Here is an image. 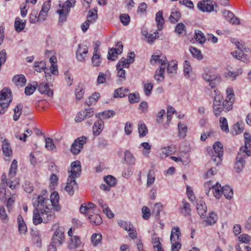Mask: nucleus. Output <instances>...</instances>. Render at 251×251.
<instances>
[{
    "label": "nucleus",
    "instance_id": "nucleus-36",
    "mask_svg": "<svg viewBox=\"0 0 251 251\" xmlns=\"http://www.w3.org/2000/svg\"><path fill=\"white\" fill-rule=\"evenodd\" d=\"M194 38L197 42L202 44L205 43L206 38L204 34L200 30H195Z\"/></svg>",
    "mask_w": 251,
    "mask_h": 251
},
{
    "label": "nucleus",
    "instance_id": "nucleus-12",
    "mask_svg": "<svg viewBox=\"0 0 251 251\" xmlns=\"http://www.w3.org/2000/svg\"><path fill=\"white\" fill-rule=\"evenodd\" d=\"M116 46L117 49L112 48L108 50V59L114 61L117 58V55L122 53L123 48L122 44L118 42Z\"/></svg>",
    "mask_w": 251,
    "mask_h": 251
},
{
    "label": "nucleus",
    "instance_id": "nucleus-25",
    "mask_svg": "<svg viewBox=\"0 0 251 251\" xmlns=\"http://www.w3.org/2000/svg\"><path fill=\"white\" fill-rule=\"evenodd\" d=\"M203 78L207 82H209V85L211 88L214 86V83L213 81L215 79V75H212L210 71L208 70H205L202 75Z\"/></svg>",
    "mask_w": 251,
    "mask_h": 251
},
{
    "label": "nucleus",
    "instance_id": "nucleus-14",
    "mask_svg": "<svg viewBox=\"0 0 251 251\" xmlns=\"http://www.w3.org/2000/svg\"><path fill=\"white\" fill-rule=\"evenodd\" d=\"M88 49L86 46H81L78 45V49L76 51V56L77 60L81 62L85 61L87 58Z\"/></svg>",
    "mask_w": 251,
    "mask_h": 251
},
{
    "label": "nucleus",
    "instance_id": "nucleus-6",
    "mask_svg": "<svg viewBox=\"0 0 251 251\" xmlns=\"http://www.w3.org/2000/svg\"><path fill=\"white\" fill-rule=\"evenodd\" d=\"M244 137L245 145L240 148L239 152L247 156H250L251 155V139L250 134L248 133H245Z\"/></svg>",
    "mask_w": 251,
    "mask_h": 251
},
{
    "label": "nucleus",
    "instance_id": "nucleus-54",
    "mask_svg": "<svg viewBox=\"0 0 251 251\" xmlns=\"http://www.w3.org/2000/svg\"><path fill=\"white\" fill-rule=\"evenodd\" d=\"M45 147L48 150L53 151L55 149L56 147L53 143L52 140L50 138H46L45 139Z\"/></svg>",
    "mask_w": 251,
    "mask_h": 251
},
{
    "label": "nucleus",
    "instance_id": "nucleus-33",
    "mask_svg": "<svg viewBox=\"0 0 251 251\" xmlns=\"http://www.w3.org/2000/svg\"><path fill=\"white\" fill-rule=\"evenodd\" d=\"M25 20H21L19 17H17L15 22L14 27L15 30L18 32H21L25 27Z\"/></svg>",
    "mask_w": 251,
    "mask_h": 251
},
{
    "label": "nucleus",
    "instance_id": "nucleus-28",
    "mask_svg": "<svg viewBox=\"0 0 251 251\" xmlns=\"http://www.w3.org/2000/svg\"><path fill=\"white\" fill-rule=\"evenodd\" d=\"M13 81L16 86L23 87L25 84L26 79L23 75H19L13 77Z\"/></svg>",
    "mask_w": 251,
    "mask_h": 251
},
{
    "label": "nucleus",
    "instance_id": "nucleus-13",
    "mask_svg": "<svg viewBox=\"0 0 251 251\" xmlns=\"http://www.w3.org/2000/svg\"><path fill=\"white\" fill-rule=\"evenodd\" d=\"M94 114V111L91 108H88L84 109V111L79 112L75 118V121L77 122H81L84 119L91 117Z\"/></svg>",
    "mask_w": 251,
    "mask_h": 251
},
{
    "label": "nucleus",
    "instance_id": "nucleus-38",
    "mask_svg": "<svg viewBox=\"0 0 251 251\" xmlns=\"http://www.w3.org/2000/svg\"><path fill=\"white\" fill-rule=\"evenodd\" d=\"M178 137L179 138H184L186 136L187 126L184 124L179 123L178 124Z\"/></svg>",
    "mask_w": 251,
    "mask_h": 251
},
{
    "label": "nucleus",
    "instance_id": "nucleus-32",
    "mask_svg": "<svg viewBox=\"0 0 251 251\" xmlns=\"http://www.w3.org/2000/svg\"><path fill=\"white\" fill-rule=\"evenodd\" d=\"M19 231L21 234H25L27 231V227L21 215L17 217Z\"/></svg>",
    "mask_w": 251,
    "mask_h": 251
},
{
    "label": "nucleus",
    "instance_id": "nucleus-40",
    "mask_svg": "<svg viewBox=\"0 0 251 251\" xmlns=\"http://www.w3.org/2000/svg\"><path fill=\"white\" fill-rule=\"evenodd\" d=\"M138 132L140 137L145 136L148 132L147 127L144 122H139L138 123Z\"/></svg>",
    "mask_w": 251,
    "mask_h": 251
},
{
    "label": "nucleus",
    "instance_id": "nucleus-43",
    "mask_svg": "<svg viewBox=\"0 0 251 251\" xmlns=\"http://www.w3.org/2000/svg\"><path fill=\"white\" fill-rule=\"evenodd\" d=\"M223 194L226 199H230L233 197V192L230 186H225L223 187Z\"/></svg>",
    "mask_w": 251,
    "mask_h": 251
},
{
    "label": "nucleus",
    "instance_id": "nucleus-4",
    "mask_svg": "<svg viewBox=\"0 0 251 251\" xmlns=\"http://www.w3.org/2000/svg\"><path fill=\"white\" fill-rule=\"evenodd\" d=\"M213 149L216 155H211V161L216 165L221 164L224 152L223 144L221 142H216L214 144Z\"/></svg>",
    "mask_w": 251,
    "mask_h": 251
},
{
    "label": "nucleus",
    "instance_id": "nucleus-64",
    "mask_svg": "<svg viewBox=\"0 0 251 251\" xmlns=\"http://www.w3.org/2000/svg\"><path fill=\"white\" fill-rule=\"evenodd\" d=\"M186 28L184 25L182 23L178 24L175 28V31L177 34H181L183 31H185Z\"/></svg>",
    "mask_w": 251,
    "mask_h": 251
},
{
    "label": "nucleus",
    "instance_id": "nucleus-56",
    "mask_svg": "<svg viewBox=\"0 0 251 251\" xmlns=\"http://www.w3.org/2000/svg\"><path fill=\"white\" fill-rule=\"evenodd\" d=\"M238 240L241 243L249 244L251 242V236L247 234H243L238 237Z\"/></svg>",
    "mask_w": 251,
    "mask_h": 251
},
{
    "label": "nucleus",
    "instance_id": "nucleus-50",
    "mask_svg": "<svg viewBox=\"0 0 251 251\" xmlns=\"http://www.w3.org/2000/svg\"><path fill=\"white\" fill-rule=\"evenodd\" d=\"M177 63L176 61L171 62L168 64L167 72L169 74H174L176 73L177 69Z\"/></svg>",
    "mask_w": 251,
    "mask_h": 251
},
{
    "label": "nucleus",
    "instance_id": "nucleus-30",
    "mask_svg": "<svg viewBox=\"0 0 251 251\" xmlns=\"http://www.w3.org/2000/svg\"><path fill=\"white\" fill-rule=\"evenodd\" d=\"M75 3V0H67L62 6L60 4L59 7H61V9L59 10L60 13H62L63 11H65L66 13H69L70 8L74 7Z\"/></svg>",
    "mask_w": 251,
    "mask_h": 251
},
{
    "label": "nucleus",
    "instance_id": "nucleus-59",
    "mask_svg": "<svg viewBox=\"0 0 251 251\" xmlns=\"http://www.w3.org/2000/svg\"><path fill=\"white\" fill-rule=\"evenodd\" d=\"M119 225L122 227L125 230L128 231L130 230L133 227V226L130 223H128L122 220H120L118 222Z\"/></svg>",
    "mask_w": 251,
    "mask_h": 251
},
{
    "label": "nucleus",
    "instance_id": "nucleus-8",
    "mask_svg": "<svg viewBox=\"0 0 251 251\" xmlns=\"http://www.w3.org/2000/svg\"><path fill=\"white\" fill-rule=\"evenodd\" d=\"M215 5L217 7L215 2L207 0L201 1L198 3V8L203 12H210L217 11L214 8Z\"/></svg>",
    "mask_w": 251,
    "mask_h": 251
},
{
    "label": "nucleus",
    "instance_id": "nucleus-37",
    "mask_svg": "<svg viewBox=\"0 0 251 251\" xmlns=\"http://www.w3.org/2000/svg\"><path fill=\"white\" fill-rule=\"evenodd\" d=\"M17 170V161L16 160L14 159L10 166L8 176L10 178H13L15 177L16 174Z\"/></svg>",
    "mask_w": 251,
    "mask_h": 251
},
{
    "label": "nucleus",
    "instance_id": "nucleus-34",
    "mask_svg": "<svg viewBox=\"0 0 251 251\" xmlns=\"http://www.w3.org/2000/svg\"><path fill=\"white\" fill-rule=\"evenodd\" d=\"M50 62L51 64L50 69H49L50 73L53 75H56L58 74V70L57 65L55 64L57 62L56 58L54 56H51L50 58Z\"/></svg>",
    "mask_w": 251,
    "mask_h": 251
},
{
    "label": "nucleus",
    "instance_id": "nucleus-22",
    "mask_svg": "<svg viewBox=\"0 0 251 251\" xmlns=\"http://www.w3.org/2000/svg\"><path fill=\"white\" fill-rule=\"evenodd\" d=\"M103 122L101 119H99L95 122L93 126L94 135L95 136L100 135L103 128Z\"/></svg>",
    "mask_w": 251,
    "mask_h": 251
},
{
    "label": "nucleus",
    "instance_id": "nucleus-24",
    "mask_svg": "<svg viewBox=\"0 0 251 251\" xmlns=\"http://www.w3.org/2000/svg\"><path fill=\"white\" fill-rule=\"evenodd\" d=\"M176 151V146L174 145H171L167 147L162 148L161 149V154L162 156L166 157L175 153Z\"/></svg>",
    "mask_w": 251,
    "mask_h": 251
},
{
    "label": "nucleus",
    "instance_id": "nucleus-51",
    "mask_svg": "<svg viewBox=\"0 0 251 251\" xmlns=\"http://www.w3.org/2000/svg\"><path fill=\"white\" fill-rule=\"evenodd\" d=\"M23 108V106L22 104H19L17 105V106L14 109V114L13 115V120L15 121H17L21 113H22V109Z\"/></svg>",
    "mask_w": 251,
    "mask_h": 251
},
{
    "label": "nucleus",
    "instance_id": "nucleus-48",
    "mask_svg": "<svg viewBox=\"0 0 251 251\" xmlns=\"http://www.w3.org/2000/svg\"><path fill=\"white\" fill-rule=\"evenodd\" d=\"M104 180L105 183L110 187L115 186L117 182L116 179L110 175L104 177Z\"/></svg>",
    "mask_w": 251,
    "mask_h": 251
},
{
    "label": "nucleus",
    "instance_id": "nucleus-46",
    "mask_svg": "<svg viewBox=\"0 0 251 251\" xmlns=\"http://www.w3.org/2000/svg\"><path fill=\"white\" fill-rule=\"evenodd\" d=\"M125 160L130 164H134L135 162L134 156L128 150H126L125 152Z\"/></svg>",
    "mask_w": 251,
    "mask_h": 251
},
{
    "label": "nucleus",
    "instance_id": "nucleus-20",
    "mask_svg": "<svg viewBox=\"0 0 251 251\" xmlns=\"http://www.w3.org/2000/svg\"><path fill=\"white\" fill-rule=\"evenodd\" d=\"M50 0L44 2L42 6V8L39 13V18L44 21L47 16V13L50 8Z\"/></svg>",
    "mask_w": 251,
    "mask_h": 251
},
{
    "label": "nucleus",
    "instance_id": "nucleus-41",
    "mask_svg": "<svg viewBox=\"0 0 251 251\" xmlns=\"http://www.w3.org/2000/svg\"><path fill=\"white\" fill-rule=\"evenodd\" d=\"M84 94V88L82 84H79L75 88V95L76 99L81 100Z\"/></svg>",
    "mask_w": 251,
    "mask_h": 251
},
{
    "label": "nucleus",
    "instance_id": "nucleus-29",
    "mask_svg": "<svg viewBox=\"0 0 251 251\" xmlns=\"http://www.w3.org/2000/svg\"><path fill=\"white\" fill-rule=\"evenodd\" d=\"M155 21L157 24L158 30L160 31L162 29L164 24V19L163 17V12L159 11L156 14Z\"/></svg>",
    "mask_w": 251,
    "mask_h": 251
},
{
    "label": "nucleus",
    "instance_id": "nucleus-53",
    "mask_svg": "<svg viewBox=\"0 0 251 251\" xmlns=\"http://www.w3.org/2000/svg\"><path fill=\"white\" fill-rule=\"evenodd\" d=\"M155 181V174L152 170H150L148 174L147 186L151 185Z\"/></svg>",
    "mask_w": 251,
    "mask_h": 251
},
{
    "label": "nucleus",
    "instance_id": "nucleus-58",
    "mask_svg": "<svg viewBox=\"0 0 251 251\" xmlns=\"http://www.w3.org/2000/svg\"><path fill=\"white\" fill-rule=\"evenodd\" d=\"M233 129L236 134L242 133L244 129V125L242 122H238L234 125Z\"/></svg>",
    "mask_w": 251,
    "mask_h": 251
},
{
    "label": "nucleus",
    "instance_id": "nucleus-17",
    "mask_svg": "<svg viewBox=\"0 0 251 251\" xmlns=\"http://www.w3.org/2000/svg\"><path fill=\"white\" fill-rule=\"evenodd\" d=\"M247 157L246 155L238 152L234 167L237 172H240L244 167L245 164V159Z\"/></svg>",
    "mask_w": 251,
    "mask_h": 251
},
{
    "label": "nucleus",
    "instance_id": "nucleus-47",
    "mask_svg": "<svg viewBox=\"0 0 251 251\" xmlns=\"http://www.w3.org/2000/svg\"><path fill=\"white\" fill-rule=\"evenodd\" d=\"M128 92V89L124 88L123 87L117 89L114 92V97L123 98L126 95Z\"/></svg>",
    "mask_w": 251,
    "mask_h": 251
},
{
    "label": "nucleus",
    "instance_id": "nucleus-62",
    "mask_svg": "<svg viewBox=\"0 0 251 251\" xmlns=\"http://www.w3.org/2000/svg\"><path fill=\"white\" fill-rule=\"evenodd\" d=\"M101 62L100 55L98 53L94 54L92 58V63L94 66H99Z\"/></svg>",
    "mask_w": 251,
    "mask_h": 251
},
{
    "label": "nucleus",
    "instance_id": "nucleus-52",
    "mask_svg": "<svg viewBox=\"0 0 251 251\" xmlns=\"http://www.w3.org/2000/svg\"><path fill=\"white\" fill-rule=\"evenodd\" d=\"M163 205L160 203H156L154 204L152 209V213L154 214L156 217H159L160 212L162 210Z\"/></svg>",
    "mask_w": 251,
    "mask_h": 251
},
{
    "label": "nucleus",
    "instance_id": "nucleus-3",
    "mask_svg": "<svg viewBox=\"0 0 251 251\" xmlns=\"http://www.w3.org/2000/svg\"><path fill=\"white\" fill-rule=\"evenodd\" d=\"M12 101V96L10 90L8 88L3 89L0 92V115L5 112Z\"/></svg>",
    "mask_w": 251,
    "mask_h": 251
},
{
    "label": "nucleus",
    "instance_id": "nucleus-27",
    "mask_svg": "<svg viewBox=\"0 0 251 251\" xmlns=\"http://www.w3.org/2000/svg\"><path fill=\"white\" fill-rule=\"evenodd\" d=\"M81 245V241L78 236H74L70 238L68 248L70 250H74L79 247Z\"/></svg>",
    "mask_w": 251,
    "mask_h": 251
},
{
    "label": "nucleus",
    "instance_id": "nucleus-39",
    "mask_svg": "<svg viewBox=\"0 0 251 251\" xmlns=\"http://www.w3.org/2000/svg\"><path fill=\"white\" fill-rule=\"evenodd\" d=\"M165 72V67L162 66L159 67L155 72L154 77L157 81H160L164 79V74Z\"/></svg>",
    "mask_w": 251,
    "mask_h": 251
},
{
    "label": "nucleus",
    "instance_id": "nucleus-44",
    "mask_svg": "<svg viewBox=\"0 0 251 251\" xmlns=\"http://www.w3.org/2000/svg\"><path fill=\"white\" fill-rule=\"evenodd\" d=\"M189 51L191 52L192 55L194 57L197 58L199 60H201L202 59L203 56L200 50L195 47H191L189 49Z\"/></svg>",
    "mask_w": 251,
    "mask_h": 251
},
{
    "label": "nucleus",
    "instance_id": "nucleus-11",
    "mask_svg": "<svg viewBox=\"0 0 251 251\" xmlns=\"http://www.w3.org/2000/svg\"><path fill=\"white\" fill-rule=\"evenodd\" d=\"M195 202L198 214L202 219L205 218L207 212V206L205 201L202 199H197Z\"/></svg>",
    "mask_w": 251,
    "mask_h": 251
},
{
    "label": "nucleus",
    "instance_id": "nucleus-10",
    "mask_svg": "<svg viewBox=\"0 0 251 251\" xmlns=\"http://www.w3.org/2000/svg\"><path fill=\"white\" fill-rule=\"evenodd\" d=\"M77 188V184L75 179L72 176H69L65 190L70 195H74L75 190Z\"/></svg>",
    "mask_w": 251,
    "mask_h": 251
},
{
    "label": "nucleus",
    "instance_id": "nucleus-9",
    "mask_svg": "<svg viewBox=\"0 0 251 251\" xmlns=\"http://www.w3.org/2000/svg\"><path fill=\"white\" fill-rule=\"evenodd\" d=\"M81 171L80 163L79 161H75L72 163L71 170L69 171V176H72L75 179L79 177Z\"/></svg>",
    "mask_w": 251,
    "mask_h": 251
},
{
    "label": "nucleus",
    "instance_id": "nucleus-55",
    "mask_svg": "<svg viewBox=\"0 0 251 251\" xmlns=\"http://www.w3.org/2000/svg\"><path fill=\"white\" fill-rule=\"evenodd\" d=\"M102 236L100 234L94 233L91 236V241L94 246H97L101 241Z\"/></svg>",
    "mask_w": 251,
    "mask_h": 251
},
{
    "label": "nucleus",
    "instance_id": "nucleus-49",
    "mask_svg": "<svg viewBox=\"0 0 251 251\" xmlns=\"http://www.w3.org/2000/svg\"><path fill=\"white\" fill-rule=\"evenodd\" d=\"M115 113L113 110H109L107 111H104L101 113H99L97 115H96V117H100V116H102L103 118L104 119H108L111 117L115 115Z\"/></svg>",
    "mask_w": 251,
    "mask_h": 251
},
{
    "label": "nucleus",
    "instance_id": "nucleus-57",
    "mask_svg": "<svg viewBox=\"0 0 251 251\" xmlns=\"http://www.w3.org/2000/svg\"><path fill=\"white\" fill-rule=\"evenodd\" d=\"M180 17V13L178 11L172 12L169 20L172 23H176Z\"/></svg>",
    "mask_w": 251,
    "mask_h": 251
},
{
    "label": "nucleus",
    "instance_id": "nucleus-5",
    "mask_svg": "<svg viewBox=\"0 0 251 251\" xmlns=\"http://www.w3.org/2000/svg\"><path fill=\"white\" fill-rule=\"evenodd\" d=\"M87 142V138L84 136L76 139L71 146V152L74 154H78Z\"/></svg>",
    "mask_w": 251,
    "mask_h": 251
},
{
    "label": "nucleus",
    "instance_id": "nucleus-63",
    "mask_svg": "<svg viewBox=\"0 0 251 251\" xmlns=\"http://www.w3.org/2000/svg\"><path fill=\"white\" fill-rule=\"evenodd\" d=\"M157 34V31H154L153 33H150L147 38V42L149 44H152L157 38L159 37Z\"/></svg>",
    "mask_w": 251,
    "mask_h": 251
},
{
    "label": "nucleus",
    "instance_id": "nucleus-42",
    "mask_svg": "<svg viewBox=\"0 0 251 251\" xmlns=\"http://www.w3.org/2000/svg\"><path fill=\"white\" fill-rule=\"evenodd\" d=\"M218 220L217 214L214 212L209 213L208 217L206 218L205 222L209 225L214 224Z\"/></svg>",
    "mask_w": 251,
    "mask_h": 251
},
{
    "label": "nucleus",
    "instance_id": "nucleus-19",
    "mask_svg": "<svg viewBox=\"0 0 251 251\" xmlns=\"http://www.w3.org/2000/svg\"><path fill=\"white\" fill-rule=\"evenodd\" d=\"M95 206V205L92 202L84 203L81 205L79 211L82 214H87L88 217V214L93 213L94 208Z\"/></svg>",
    "mask_w": 251,
    "mask_h": 251
},
{
    "label": "nucleus",
    "instance_id": "nucleus-18",
    "mask_svg": "<svg viewBox=\"0 0 251 251\" xmlns=\"http://www.w3.org/2000/svg\"><path fill=\"white\" fill-rule=\"evenodd\" d=\"M2 151L5 161H10L12 156V151L10 145L4 140L2 145Z\"/></svg>",
    "mask_w": 251,
    "mask_h": 251
},
{
    "label": "nucleus",
    "instance_id": "nucleus-7",
    "mask_svg": "<svg viewBox=\"0 0 251 251\" xmlns=\"http://www.w3.org/2000/svg\"><path fill=\"white\" fill-rule=\"evenodd\" d=\"M210 182L205 184L206 188H209L208 191L206 192V195L209 196V193L211 191L215 197L219 199L223 194V187H221V184L218 182L216 185H212L211 187H210Z\"/></svg>",
    "mask_w": 251,
    "mask_h": 251
},
{
    "label": "nucleus",
    "instance_id": "nucleus-35",
    "mask_svg": "<svg viewBox=\"0 0 251 251\" xmlns=\"http://www.w3.org/2000/svg\"><path fill=\"white\" fill-rule=\"evenodd\" d=\"M180 232L178 227H174L171 231L170 237L171 241H178L179 237L180 236Z\"/></svg>",
    "mask_w": 251,
    "mask_h": 251
},
{
    "label": "nucleus",
    "instance_id": "nucleus-61",
    "mask_svg": "<svg viewBox=\"0 0 251 251\" xmlns=\"http://www.w3.org/2000/svg\"><path fill=\"white\" fill-rule=\"evenodd\" d=\"M0 218L4 223H7L8 221V217L3 206H0Z\"/></svg>",
    "mask_w": 251,
    "mask_h": 251
},
{
    "label": "nucleus",
    "instance_id": "nucleus-31",
    "mask_svg": "<svg viewBox=\"0 0 251 251\" xmlns=\"http://www.w3.org/2000/svg\"><path fill=\"white\" fill-rule=\"evenodd\" d=\"M88 218L89 219L90 222L95 225H99L102 223V219L100 216L94 212L91 214H88Z\"/></svg>",
    "mask_w": 251,
    "mask_h": 251
},
{
    "label": "nucleus",
    "instance_id": "nucleus-45",
    "mask_svg": "<svg viewBox=\"0 0 251 251\" xmlns=\"http://www.w3.org/2000/svg\"><path fill=\"white\" fill-rule=\"evenodd\" d=\"M220 126L221 130L226 133L229 132L227 121L225 117H221L220 119Z\"/></svg>",
    "mask_w": 251,
    "mask_h": 251
},
{
    "label": "nucleus",
    "instance_id": "nucleus-1",
    "mask_svg": "<svg viewBox=\"0 0 251 251\" xmlns=\"http://www.w3.org/2000/svg\"><path fill=\"white\" fill-rule=\"evenodd\" d=\"M59 196L57 192L51 194L50 199L45 194L39 195L32 199L35 208L33 212V223L37 225L42 223H48L55 218L54 211L60 208L58 204Z\"/></svg>",
    "mask_w": 251,
    "mask_h": 251
},
{
    "label": "nucleus",
    "instance_id": "nucleus-15",
    "mask_svg": "<svg viewBox=\"0 0 251 251\" xmlns=\"http://www.w3.org/2000/svg\"><path fill=\"white\" fill-rule=\"evenodd\" d=\"M46 64L45 61H41L40 62H36L34 63V69L38 72L44 71L45 72L46 80L49 81V77L50 76V72L49 69L46 67Z\"/></svg>",
    "mask_w": 251,
    "mask_h": 251
},
{
    "label": "nucleus",
    "instance_id": "nucleus-21",
    "mask_svg": "<svg viewBox=\"0 0 251 251\" xmlns=\"http://www.w3.org/2000/svg\"><path fill=\"white\" fill-rule=\"evenodd\" d=\"M167 59L166 57L162 55H152L151 59V64H155L158 62L161 66L165 65Z\"/></svg>",
    "mask_w": 251,
    "mask_h": 251
},
{
    "label": "nucleus",
    "instance_id": "nucleus-23",
    "mask_svg": "<svg viewBox=\"0 0 251 251\" xmlns=\"http://www.w3.org/2000/svg\"><path fill=\"white\" fill-rule=\"evenodd\" d=\"M242 74V69L240 68L238 69L235 71H230L227 70V72L225 73V76L226 78L232 80L236 79L237 76L241 75Z\"/></svg>",
    "mask_w": 251,
    "mask_h": 251
},
{
    "label": "nucleus",
    "instance_id": "nucleus-26",
    "mask_svg": "<svg viewBox=\"0 0 251 251\" xmlns=\"http://www.w3.org/2000/svg\"><path fill=\"white\" fill-rule=\"evenodd\" d=\"M38 90L40 93L46 94L49 97H51L53 95L52 91L49 88L47 83H40L38 86Z\"/></svg>",
    "mask_w": 251,
    "mask_h": 251
},
{
    "label": "nucleus",
    "instance_id": "nucleus-2",
    "mask_svg": "<svg viewBox=\"0 0 251 251\" xmlns=\"http://www.w3.org/2000/svg\"><path fill=\"white\" fill-rule=\"evenodd\" d=\"M226 97L223 100V98L219 91L214 90V102L213 104V113L216 116H219L222 111L227 112L232 109V104L234 101L233 90L231 88L226 90Z\"/></svg>",
    "mask_w": 251,
    "mask_h": 251
},
{
    "label": "nucleus",
    "instance_id": "nucleus-60",
    "mask_svg": "<svg viewBox=\"0 0 251 251\" xmlns=\"http://www.w3.org/2000/svg\"><path fill=\"white\" fill-rule=\"evenodd\" d=\"M188 204L187 201L183 200L182 201V207H180V211L182 214L184 216H187L188 214Z\"/></svg>",
    "mask_w": 251,
    "mask_h": 251
},
{
    "label": "nucleus",
    "instance_id": "nucleus-16",
    "mask_svg": "<svg viewBox=\"0 0 251 251\" xmlns=\"http://www.w3.org/2000/svg\"><path fill=\"white\" fill-rule=\"evenodd\" d=\"M64 240V231L60 228H57L52 238V243L60 245Z\"/></svg>",
    "mask_w": 251,
    "mask_h": 251
}]
</instances>
